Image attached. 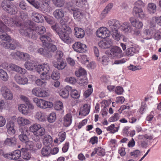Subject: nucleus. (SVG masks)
<instances>
[{
	"label": "nucleus",
	"mask_w": 161,
	"mask_h": 161,
	"mask_svg": "<svg viewBox=\"0 0 161 161\" xmlns=\"http://www.w3.org/2000/svg\"><path fill=\"white\" fill-rule=\"evenodd\" d=\"M71 87L67 86L64 88L60 90L59 92V94L63 98H66L68 97L69 94L68 90H71Z\"/></svg>",
	"instance_id": "72a5a7b5"
},
{
	"label": "nucleus",
	"mask_w": 161,
	"mask_h": 161,
	"mask_svg": "<svg viewBox=\"0 0 161 161\" xmlns=\"http://www.w3.org/2000/svg\"><path fill=\"white\" fill-rule=\"evenodd\" d=\"M87 2V0H70V2L67 3V8L68 4H70L72 6V8H74V5H76L78 7H82Z\"/></svg>",
	"instance_id": "5701e85b"
},
{
	"label": "nucleus",
	"mask_w": 161,
	"mask_h": 161,
	"mask_svg": "<svg viewBox=\"0 0 161 161\" xmlns=\"http://www.w3.org/2000/svg\"><path fill=\"white\" fill-rule=\"evenodd\" d=\"M70 95L72 98L77 99L79 98L80 93V92L76 90L73 89L71 90Z\"/></svg>",
	"instance_id": "6e6d98bb"
},
{
	"label": "nucleus",
	"mask_w": 161,
	"mask_h": 161,
	"mask_svg": "<svg viewBox=\"0 0 161 161\" xmlns=\"http://www.w3.org/2000/svg\"><path fill=\"white\" fill-rule=\"evenodd\" d=\"M69 16H64V18L60 20V23L63 29H67L69 32H71V28L68 26L66 23L69 21Z\"/></svg>",
	"instance_id": "bb28decb"
},
{
	"label": "nucleus",
	"mask_w": 161,
	"mask_h": 161,
	"mask_svg": "<svg viewBox=\"0 0 161 161\" xmlns=\"http://www.w3.org/2000/svg\"><path fill=\"white\" fill-rule=\"evenodd\" d=\"M43 141L45 145L49 146L53 142L52 138L50 135H46L45 136Z\"/></svg>",
	"instance_id": "37998d69"
},
{
	"label": "nucleus",
	"mask_w": 161,
	"mask_h": 161,
	"mask_svg": "<svg viewBox=\"0 0 161 161\" xmlns=\"http://www.w3.org/2000/svg\"><path fill=\"white\" fill-rule=\"evenodd\" d=\"M0 79L4 81H7L8 79L7 72L3 69H0Z\"/></svg>",
	"instance_id": "79ce46f5"
},
{
	"label": "nucleus",
	"mask_w": 161,
	"mask_h": 161,
	"mask_svg": "<svg viewBox=\"0 0 161 161\" xmlns=\"http://www.w3.org/2000/svg\"><path fill=\"white\" fill-rule=\"evenodd\" d=\"M109 27L112 31V36L113 39L117 41L119 40L121 37V35L118 31V29L115 28L112 29L110 27Z\"/></svg>",
	"instance_id": "7c9ffc66"
},
{
	"label": "nucleus",
	"mask_w": 161,
	"mask_h": 161,
	"mask_svg": "<svg viewBox=\"0 0 161 161\" xmlns=\"http://www.w3.org/2000/svg\"><path fill=\"white\" fill-rule=\"evenodd\" d=\"M122 52L120 47L114 46L111 49L110 55L112 58H119L122 57Z\"/></svg>",
	"instance_id": "f8f14e48"
},
{
	"label": "nucleus",
	"mask_w": 161,
	"mask_h": 161,
	"mask_svg": "<svg viewBox=\"0 0 161 161\" xmlns=\"http://www.w3.org/2000/svg\"><path fill=\"white\" fill-rule=\"evenodd\" d=\"M133 13L142 19H146L147 18L146 14H145L141 8L134 7Z\"/></svg>",
	"instance_id": "4468645a"
},
{
	"label": "nucleus",
	"mask_w": 161,
	"mask_h": 161,
	"mask_svg": "<svg viewBox=\"0 0 161 161\" xmlns=\"http://www.w3.org/2000/svg\"><path fill=\"white\" fill-rule=\"evenodd\" d=\"M109 27L112 29L116 28L119 29L124 33L125 34H130L132 35L139 36L141 35V31L138 30L134 29L128 21L125 22L120 23V22L116 19L109 20L108 22Z\"/></svg>",
	"instance_id": "7ed1b4c3"
},
{
	"label": "nucleus",
	"mask_w": 161,
	"mask_h": 161,
	"mask_svg": "<svg viewBox=\"0 0 161 161\" xmlns=\"http://www.w3.org/2000/svg\"><path fill=\"white\" fill-rule=\"evenodd\" d=\"M51 27L52 29L55 31L58 35L59 33H60L64 31L61 26L60 25V26H59V25L58 23L55 24L54 25H52Z\"/></svg>",
	"instance_id": "5fc2aeb1"
},
{
	"label": "nucleus",
	"mask_w": 161,
	"mask_h": 161,
	"mask_svg": "<svg viewBox=\"0 0 161 161\" xmlns=\"http://www.w3.org/2000/svg\"><path fill=\"white\" fill-rule=\"evenodd\" d=\"M18 109L20 112L24 115L30 113L29 108L25 104H20L19 106Z\"/></svg>",
	"instance_id": "e433bc0d"
},
{
	"label": "nucleus",
	"mask_w": 161,
	"mask_h": 161,
	"mask_svg": "<svg viewBox=\"0 0 161 161\" xmlns=\"http://www.w3.org/2000/svg\"><path fill=\"white\" fill-rule=\"evenodd\" d=\"M90 111L89 106L86 104L84 105L83 107L81 108L79 112V114L83 116L87 115L89 113Z\"/></svg>",
	"instance_id": "473e14b6"
},
{
	"label": "nucleus",
	"mask_w": 161,
	"mask_h": 161,
	"mask_svg": "<svg viewBox=\"0 0 161 161\" xmlns=\"http://www.w3.org/2000/svg\"><path fill=\"white\" fill-rule=\"evenodd\" d=\"M46 47L47 51L49 52L50 54V57L52 56V53L53 52L57 50V47L55 45L52 44L50 43L48 44Z\"/></svg>",
	"instance_id": "de8ad7c7"
},
{
	"label": "nucleus",
	"mask_w": 161,
	"mask_h": 161,
	"mask_svg": "<svg viewBox=\"0 0 161 161\" xmlns=\"http://www.w3.org/2000/svg\"><path fill=\"white\" fill-rule=\"evenodd\" d=\"M29 3L33 6L35 8L40 10L41 4L38 1L35 0H26Z\"/></svg>",
	"instance_id": "603ef678"
},
{
	"label": "nucleus",
	"mask_w": 161,
	"mask_h": 161,
	"mask_svg": "<svg viewBox=\"0 0 161 161\" xmlns=\"http://www.w3.org/2000/svg\"><path fill=\"white\" fill-rule=\"evenodd\" d=\"M105 152L104 149L101 147H98L94 149L91 156V157H92L97 154L98 156H103L105 155Z\"/></svg>",
	"instance_id": "c756f323"
},
{
	"label": "nucleus",
	"mask_w": 161,
	"mask_h": 161,
	"mask_svg": "<svg viewBox=\"0 0 161 161\" xmlns=\"http://www.w3.org/2000/svg\"><path fill=\"white\" fill-rule=\"evenodd\" d=\"M65 13L64 10L61 8H57L53 13V15L57 20H60L64 16Z\"/></svg>",
	"instance_id": "aec40b11"
},
{
	"label": "nucleus",
	"mask_w": 161,
	"mask_h": 161,
	"mask_svg": "<svg viewBox=\"0 0 161 161\" xmlns=\"http://www.w3.org/2000/svg\"><path fill=\"white\" fill-rule=\"evenodd\" d=\"M44 101L42 109H45L47 108H50L53 107V104L52 102L47 101L45 100H44Z\"/></svg>",
	"instance_id": "338daca9"
},
{
	"label": "nucleus",
	"mask_w": 161,
	"mask_h": 161,
	"mask_svg": "<svg viewBox=\"0 0 161 161\" xmlns=\"http://www.w3.org/2000/svg\"><path fill=\"white\" fill-rule=\"evenodd\" d=\"M18 124L19 126V129H22V127L30 125L31 121L28 119L21 116L18 117L17 119Z\"/></svg>",
	"instance_id": "2eb2a0df"
},
{
	"label": "nucleus",
	"mask_w": 161,
	"mask_h": 161,
	"mask_svg": "<svg viewBox=\"0 0 161 161\" xmlns=\"http://www.w3.org/2000/svg\"><path fill=\"white\" fill-rule=\"evenodd\" d=\"M60 77V74L58 71L57 70H54L51 75V77L53 80H58Z\"/></svg>",
	"instance_id": "69168bd1"
},
{
	"label": "nucleus",
	"mask_w": 161,
	"mask_h": 161,
	"mask_svg": "<svg viewBox=\"0 0 161 161\" xmlns=\"http://www.w3.org/2000/svg\"><path fill=\"white\" fill-rule=\"evenodd\" d=\"M63 31L60 33H58V35L62 40L65 43L67 44L71 43L73 41L71 34L72 32L71 29V32H69L67 29H63Z\"/></svg>",
	"instance_id": "423d86ee"
},
{
	"label": "nucleus",
	"mask_w": 161,
	"mask_h": 161,
	"mask_svg": "<svg viewBox=\"0 0 161 161\" xmlns=\"http://www.w3.org/2000/svg\"><path fill=\"white\" fill-rule=\"evenodd\" d=\"M77 58L78 60L82 64H85L88 61L87 56L85 55H80Z\"/></svg>",
	"instance_id": "bf43d9fd"
},
{
	"label": "nucleus",
	"mask_w": 161,
	"mask_h": 161,
	"mask_svg": "<svg viewBox=\"0 0 161 161\" xmlns=\"http://www.w3.org/2000/svg\"><path fill=\"white\" fill-rule=\"evenodd\" d=\"M21 156V151L19 150H16L10 153H6L4 157L8 159L15 160L19 159Z\"/></svg>",
	"instance_id": "9b49d317"
},
{
	"label": "nucleus",
	"mask_w": 161,
	"mask_h": 161,
	"mask_svg": "<svg viewBox=\"0 0 161 161\" xmlns=\"http://www.w3.org/2000/svg\"><path fill=\"white\" fill-rule=\"evenodd\" d=\"M1 18L9 26H20L19 33L23 36L29 39L35 40L37 37L36 33L39 34H43L46 31L44 26L42 25L36 26L33 21L28 19L25 21L24 24H21L17 16L12 18L3 15Z\"/></svg>",
	"instance_id": "f257e3e1"
},
{
	"label": "nucleus",
	"mask_w": 161,
	"mask_h": 161,
	"mask_svg": "<svg viewBox=\"0 0 161 161\" xmlns=\"http://www.w3.org/2000/svg\"><path fill=\"white\" fill-rule=\"evenodd\" d=\"M75 74L77 77H80L82 76H85L86 75V73L84 69L81 68L75 71Z\"/></svg>",
	"instance_id": "864d4df0"
},
{
	"label": "nucleus",
	"mask_w": 161,
	"mask_h": 161,
	"mask_svg": "<svg viewBox=\"0 0 161 161\" xmlns=\"http://www.w3.org/2000/svg\"><path fill=\"white\" fill-rule=\"evenodd\" d=\"M54 108L57 110H61L63 107V103L59 101H57L56 102L54 106Z\"/></svg>",
	"instance_id": "e2e57ef3"
},
{
	"label": "nucleus",
	"mask_w": 161,
	"mask_h": 161,
	"mask_svg": "<svg viewBox=\"0 0 161 161\" xmlns=\"http://www.w3.org/2000/svg\"><path fill=\"white\" fill-rule=\"evenodd\" d=\"M147 107L145 102L142 103L141 106L139 109V112L141 114H143L147 109Z\"/></svg>",
	"instance_id": "774afa93"
},
{
	"label": "nucleus",
	"mask_w": 161,
	"mask_h": 161,
	"mask_svg": "<svg viewBox=\"0 0 161 161\" xmlns=\"http://www.w3.org/2000/svg\"><path fill=\"white\" fill-rule=\"evenodd\" d=\"M41 87H36L32 90L31 92L33 95L36 97H39Z\"/></svg>",
	"instance_id": "0e129e2a"
},
{
	"label": "nucleus",
	"mask_w": 161,
	"mask_h": 161,
	"mask_svg": "<svg viewBox=\"0 0 161 161\" xmlns=\"http://www.w3.org/2000/svg\"><path fill=\"white\" fill-rule=\"evenodd\" d=\"M21 151L22 153V158L26 160H29L31 158V155L29 152L27 151L26 149L23 148L21 149Z\"/></svg>",
	"instance_id": "8fccbe9b"
},
{
	"label": "nucleus",
	"mask_w": 161,
	"mask_h": 161,
	"mask_svg": "<svg viewBox=\"0 0 161 161\" xmlns=\"http://www.w3.org/2000/svg\"><path fill=\"white\" fill-rule=\"evenodd\" d=\"M44 100L40 99L37 97L34 98L33 99L34 102L36 104V106L41 108H42V106Z\"/></svg>",
	"instance_id": "09e8293b"
},
{
	"label": "nucleus",
	"mask_w": 161,
	"mask_h": 161,
	"mask_svg": "<svg viewBox=\"0 0 161 161\" xmlns=\"http://www.w3.org/2000/svg\"><path fill=\"white\" fill-rule=\"evenodd\" d=\"M37 52L41 55L47 57H50V54L47 51L46 47L44 48H40L37 50Z\"/></svg>",
	"instance_id": "58836bf2"
},
{
	"label": "nucleus",
	"mask_w": 161,
	"mask_h": 161,
	"mask_svg": "<svg viewBox=\"0 0 161 161\" xmlns=\"http://www.w3.org/2000/svg\"><path fill=\"white\" fill-rule=\"evenodd\" d=\"M88 86V89L86 90L84 93V96L86 98L89 97L93 92L92 86L91 85H89Z\"/></svg>",
	"instance_id": "680f3d73"
},
{
	"label": "nucleus",
	"mask_w": 161,
	"mask_h": 161,
	"mask_svg": "<svg viewBox=\"0 0 161 161\" xmlns=\"http://www.w3.org/2000/svg\"><path fill=\"white\" fill-rule=\"evenodd\" d=\"M113 6V4L112 3H110L108 4L101 13V15L104 17L112 9Z\"/></svg>",
	"instance_id": "49530a36"
},
{
	"label": "nucleus",
	"mask_w": 161,
	"mask_h": 161,
	"mask_svg": "<svg viewBox=\"0 0 161 161\" xmlns=\"http://www.w3.org/2000/svg\"><path fill=\"white\" fill-rule=\"evenodd\" d=\"M1 6L5 11L11 14H15L17 13L16 7L12 3L3 1L2 3Z\"/></svg>",
	"instance_id": "39448f33"
},
{
	"label": "nucleus",
	"mask_w": 161,
	"mask_h": 161,
	"mask_svg": "<svg viewBox=\"0 0 161 161\" xmlns=\"http://www.w3.org/2000/svg\"><path fill=\"white\" fill-rule=\"evenodd\" d=\"M97 36L100 38H106L110 36V32L105 27H102L98 28L96 32Z\"/></svg>",
	"instance_id": "1a4fd4ad"
},
{
	"label": "nucleus",
	"mask_w": 161,
	"mask_h": 161,
	"mask_svg": "<svg viewBox=\"0 0 161 161\" xmlns=\"http://www.w3.org/2000/svg\"><path fill=\"white\" fill-rule=\"evenodd\" d=\"M99 61L104 65H107L109 61V58L108 55H106L99 58Z\"/></svg>",
	"instance_id": "4d7b16f0"
},
{
	"label": "nucleus",
	"mask_w": 161,
	"mask_h": 161,
	"mask_svg": "<svg viewBox=\"0 0 161 161\" xmlns=\"http://www.w3.org/2000/svg\"><path fill=\"white\" fill-rule=\"evenodd\" d=\"M144 34L142 36V37L146 39H149L152 38L153 33L151 29L146 30L143 32Z\"/></svg>",
	"instance_id": "a19ab883"
},
{
	"label": "nucleus",
	"mask_w": 161,
	"mask_h": 161,
	"mask_svg": "<svg viewBox=\"0 0 161 161\" xmlns=\"http://www.w3.org/2000/svg\"><path fill=\"white\" fill-rule=\"evenodd\" d=\"M38 65H36V64L33 60L28 61L25 64V68L29 70H32L34 69H36V68Z\"/></svg>",
	"instance_id": "f704fd0d"
},
{
	"label": "nucleus",
	"mask_w": 161,
	"mask_h": 161,
	"mask_svg": "<svg viewBox=\"0 0 161 161\" xmlns=\"http://www.w3.org/2000/svg\"><path fill=\"white\" fill-rule=\"evenodd\" d=\"M74 35L76 37L78 38H82L85 36V31L82 29L77 27L74 28Z\"/></svg>",
	"instance_id": "c85d7f7f"
},
{
	"label": "nucleus",
	"mask_w": 161,
	"mask_h": 161,
	"mask_svg": "<svg viewBox=\"0 0 161 161\" xmlns=\"http://www.w3.org/2000/svg\"><path fill=\"white\" fill-rule=\"evenodd\" d=\"M31 17L34 21L36 22H42L44 21V16L38 13L33 12L32 13Z\"/></svg>",
	"instance_id": "393cba45"
},
{
	"label": "nucleus",
	"mask_w": 161,
	"mask_h": 161,
	"mask_svg": "<svg viewBox=\"0 0 161 161\" xmlns=\"http://www.w3.org/2000/svg\"><path fill=\"white\" fill-rule=\"evenodd\" d=\"M51 36L52 35L49 32H47L46 34L41 36L40 39L43 46H47L48 44L52 42Z\"/></svg>",
	"instance_id": "a211bd4d"
},
{
	"label": "nucleus",
	"mask_w": 161,
	"mask_h": 161,
	"mask_svg": "<svg viewBox=\"0 0 161 161\" xmlns=\"http://www.w3.org/2000/svg\"><path fill=\"white\" fill-rule=\"evenodd\" d=\"M45 133V129L42 127L40 124L38 126V128L35 131V132L34 133V135L37 136H41L44 135Z\"/></svg>",
	"instance_id": "c9c22d12"
},
{
	"label": "nucleus",
	"mask_w": 161,
	"mask_h": 161,
	"mask_svg": "<svg viewBox=\"0 0 161 161\" xmlns=\"http://www.w3.org/2000/svg\"><path fill=\"white\" fill-rule=\"evenodd\" d=\"M9 68L11 70L19 73L21 75L25 74L26 72L25 69L13 64H11L9 65Z\"/></svg>",
	"instance_id": "412c9836"
},
{
	"label": "nucleus",
	"mask_w": 161,
	"mask_h": 161,
	"mask_svg": "<svg viewBox=\"0 0 161 161\" xmlns=\"http://www.w3.org/2000/svg\"><path fill=\"white\" fill-rule=\"evenodd\" d=\"M25 143V148L26 150H32L34 147L33 143L32 141H27Z\"/></svg>",
	"instance_id": "052dcab7"
},
{
	"label": "nucleus",
	"mask_w": 161,
	"mask_h": 161,
	"mask_svg": "<svg viewBox=\"0 0 161 161\" xmlns=\"http://www.w3.org/2000/svg\"><path fill=\"white\" fill-rule=\"evenodd\" d=\"M140 48L137 45H134L132 47L128 48L126 50V54L128 56H131L139 53Z\"/></svg>",
	"instance_id": "f3484780"
},
{
	"label": "nucleus",
	"mask_w": 161,
	"mask_h": 161,
	"mask_svg": "<svg viewBox=\"0 0 161 161\" xmlns=\"http://www.w3.org/2000/svg\"><path fill=\"white\" fill-rule=\"evenodd\" d=\"M19 130L21 132L22 134L19 135V138L21 141L25 143L28 140V138L27 136L24 134V131L23 130V129H20Z\"/></svg>",
	"instance_id": "c03bdc74"
},
{
	"label": "nucleus",
	"mask_w": 161,
	"mask_h": 161,
	"mask_svg": "<svg viewBox=\"0 0 161 161\" xmlns=\"http://www.w3.org/2000/svg\"><path fill=\"white\" fill-rule=\"evenodd\" d=\"M0 38L2 40L0 42V45L5 48L11 50L15 49L19 45V42L16 40L11 39L6 32L9 31L10 29L0 21Z\"/></svg>",
	"instance_id": "f03ea898"
},
{
	"label": "nucleus",
	"mask_w": 161,
	"mask_h": 161,
	"mask_svg": "<svg viewBox=\"0 0 161 161\" xmlns=\"http://www.w3.org/2000/svg\"><path fill=\"white\" fill-rule=\"evenodd\" d=\"M129 20L132 27L139 29L142 28L143 23L138 19H136L133 17H131L129 18Z\"/></svg>",
	"instance_id": "ddd939ff"
},
{
	"label": "nucleus",
	"mask_w": 161,
	"mask_h": 161,
	"mask_svg": "<svg viewBox=\"0 0 161 161\" xmlns=\"http://www.w3.org/2000/svg\"><path fill=\"white\" fill-rule=\"evenodd\" d=\"M49 95L48 90L41 87L39 97L45 98L48 97Z\"/></svg>",
	"instance_id": "3c124183"
},
{
	"label": "nucleus",
	"mask_w": 161,
	"mask_h": 161,
	"mask_svg": "<svg viewBox=\"0 0 161 161\" xmlns=\"http://www.w3.org/2000/svg\"><path fill=\"white\" fill-rule=\"evenodd\" d=\"M74 50L79 53H85L87 51V46L80 42H75L72 45Z\"/></svg>",
	"instance_id": "9d476101"
},
{
	"label": "nucleus",
	"mask_w": 161,
	"mask_h": 161,
	"mask_svg": "<svg viewBox=\"0 0 161 161\" xmlns=\"http://www.w3.org/2000/svg\"><path fill=\"white\" fill-rule=\"evenodd\" d=\"M4 144L9 146H13L17 143L16 139L14 137L7 138L4 141Z\"/></svg>",
	"instance_id": "4c0bfd02"
},
{
	"label": "nucleus",
	"mask_w": 161,
	"mask_h": 161,
	"mask_svg": "<svg viewBox=\"0 0 161 161\" xmlns=\"http://www.w3.org/2000/svg\"><path fill=\"white\" fill-rule=\"evenodd\" d=\"M6 127L8 133L11 135H14L15 132L14 129V123L11 121L7 122Z\"/></svg>",
	"instance_id": "a878e982"
},
{
	"label": "nucleus",
	"mask_w": 161,
	"mask_h": 161,
	"mask_svg": "<svg viewBox=\"0 0 161 161\" xmlns=\"http://www.w3.org/2000/svg\"><path fill=\"white\" fill-rule=\"evenodd\" d=\"M56 118V115L55 113L53 112L50 113L47 118L48 121L50 123L54 122Z\"/></svg>",
	"instance_id": "13d9d810"
},
{
	"label": "nucleus",
	"mask_w": 161,
	"mask_h": 161,
	"mask_svg": "<svg viewBox=\"0 0 161 161\" xmlns=\"http://www.w3.org/2000/svg\"><path fill=\"white\" fill-rule=\"evenodd\" d=\"M99 47L103 49L110 47L112 45V42L111 39L107 38L100 41L98 43Z\"/></svg>",
	"instance_id": "dca6fc26"
},
{
	"label": "nucleus",
	"mask_w": 161,
	"mask_h": 161,
	"mask_svg": "<svg viewBox=\"0 0 161 161\" xmlns=\"http://www.w3.org/2000/svg\"><path fill=\"white\" fill-rule=\"evenodd\" d=\"M34 117L36 120L40 122H45L47 119L45 113L41 111L37 112Z\"/></svg>",
	"instance_id": "b1692460"
},
{
	"label": "nucleus",
	"mask_w": 161,
	"mask_h": 161,
	"mask_svg": "<svg viewBox=\"0 0 161 161\" xmlns=\"http://www.w3.org/2000/svg\"><path fill=\"white\" fill-rule=\"evenodd\" d=\"M72 117L70 114H66L64 117L63 124L65 127L69 126L71 124Z\"/></svg>",
	"instance_id": "2f4dec72"
},
{
	"label": "nucleus",
	"mask_w": 161,
	"mask_h": 161,
	"mask_svg": "<svg viewBox=\"0 0 161 161\" xmlns=\"http://www.w3.org/2000/svg\"><path fill=\"white\" fill-rule=\"evenodd\" d=\"M53 62V66L58 70H62L65 68L66 66V63L63 60H57Z\"/></svg>",
	"instance_id": "6ab92c4d"
},
{
	"label": "nucleus",
	"mask_w": 161,
	"mask_h": 161,
	"mask_svg": "<svg viewBox=\"0 0 161 161\" xmlns=\"http://www.w3.org/2000/svg\"><path fill=\"white\" fill-rule=\"evenodd\" d=\"M14 78L16 82L19 84L25 85L28 84V79L25 76L22 77L19 74H16Z\"/></svg>",
	"instance_id": "4be33fe9"
},
{
	"label": "nucleus",
	"mask_w": 161,
	"mask_h": 161,
	"mask_svg": "<svg viewBox=\"0 0 161 161\" xmlns=\"http://www.w3.org/2000/svg\"><path fill=\"white\" fill-rule=\"evenodd\" d=\"M72 6L69 3L68 4L67 8L69 10L73 11L74 19L78 21L82 19L84 17L83 12L78 8H72Z\"/></svg>",
	"instance_id": "6e6552de"
},
{
	"label": "nucleus",
	"mask_w": 161,
	"mask_h": 161,
	"mask_svg": "<svg viewBox=\"0 0 161 161\" xmlns=\"http://www.w3.org/2000/svg\"><path fill=\"white\" fill-rule=\"evenodd\" d=\"M50 67L49 64L43 63L39 64L36 68V70L37 72L41 74L40 79L36 80L35 83L37 86L40 87H45L47 84L46 80L50 78L49 72Z\"/></svg>",
	"instance_id": "20e7f679"
},
{
	"label": "nucleus",
	"mask_w": 161,
	"mask_h": 161,
	"mask_svg": "<svg viewBox=\"0 0 161 161\" xmlns=\"http://www.w3.org/2000/svg\"><path fill=\"white\" fill-rule=\"evenodd\" d=\"M51 10V7L50 5V3L45 4L42 3L41 4L40 10L44 12H49Z\"/></svg>",
	"instance_id": "a18cd8bd"
},
{
	"label": "nucleus",
	"mask_w": 161,
	"mask_h": 161,
	"mask_svg": "<svg viewBox=\"0 0 161 161\" xmlns=\"http://www.w3.org/2000/svg\"><path fill=\"white\" fill-rule=\"evenodd\" d=\"M0 91L3 98L7 100H11L14 98L12 91L8 87L3 86L1 87Z\"/></svg>",
	"instance_id": "0eeeda50"
},
{
	"label": "nucleus",
	"mask_w": 161,
	"mask_h": 161,
	"mask_svg": "<svg viewBox=\"0 0 161 161\" xmlns=\"http://www.w3.org/2000/svg\"><path fill=\"white\" fill-rule=\"evenodd\" d=\"M58 137L54 141L55 143L60 144L65 140L66 137V133L65 132L61 131L59 133Z\"/></svg>",
	"instance_id": "cd10ccee"
},
{
	"label": "nucleus",
	"mask_w": 161,
	"mask_h": 161,
	"mask_svg": "<svg viewBox=\"0 0 161 161\" xmlns=\"http://www.w3.org/2000/svg\"><path fill=\"white\" fill-rule=\"evenodd\" d=\"M147 9L149 13L152 14L154 13L156 10V4L152 3H149L147 5Z\"/></svg>",
	"instance_id": "ea45409f"
}]
</instances>
